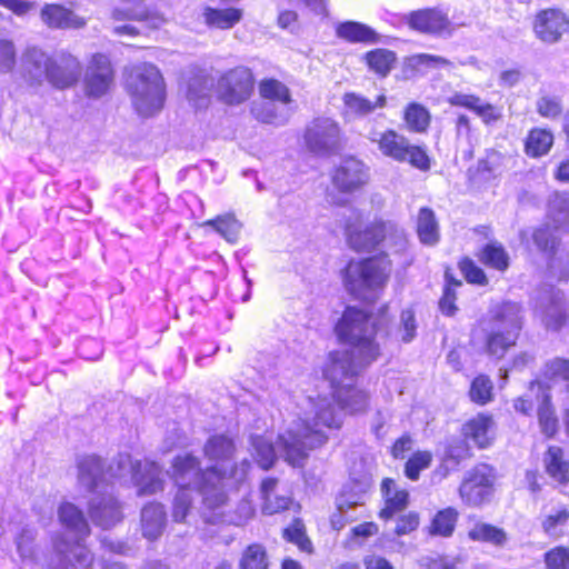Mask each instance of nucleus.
<instances>
[{"label": "nucleus", "mask_w": 569, "mask_h": 569, "mask_svg": "<svg viewBox=\"0 0 569 569\" xmlns=\"http://www.w3.org/2000/svg\"><path fill=\"white\" fill-rule=\"evenodd\" d=\"M378 331V321L363 310L347 307L343 311L336 325V333L350 349L330 352L322 369L339 408L330 399L320 398L313 405L312 418L299 419L279 435L278 451L292 467H302L309 451L327 442V431L341 427L342 410L349 413L367 410L369 395L358 388L356 381L360 371L380 355Z\"/></svg>", "instance_id": "f257e3e1"}, {"label": "nucleus", "mask_w": 569, "mask_h": 569, "mask_svg": "<svg viewBox=\"0 0 569 569\" xmlns=\"http://www.w3.org/2000/svg\"><path fill=\"white\" fill-rule=\"evenodd\" d=\"M167 473L177 487L172 502L176 522L186 520L198 497L202 498V510L219 507L226 499V490L219 481V466L203 469L200 459L190 452L174 456Z\"/></svg>", "instance_id": "f03ea898"}, {"label": "nucleus", "mask_w": 569, "mask_h": 569, "mask_svg": "<svg viewBox=\"0 0 569 569\" xmlns=\"http://www.w3.org/2000/svg\"><path fill=\"white\" fill-rule=\"evenodd\" d=\"M79 485L96 491L107 478L121 485L132 483L138 496H151L164 489L161 467L150 460H133L129 453H119L104 471L100 457L84 455L77 459Z\"/></svg>", "instance_id": "7ed1b4c3"}, {"label": "nucleus", "mask_w": 569, "mask_h": 569, "mask_svg": "<svg viewBox=\"0 0 569 569\" xmlns=\"http://www.w3.org/2000/svg\"><path fill=\"white\" fill-rule=\"evenodd\" d=\"M58 518L73 538L69 540L63 533L53 538L48 569L90 568L93 555L84 545L90 535V527L82 510L71 502H62L58 509Z\"/></svg>", "instance_id": "20e7f679"}, {"label": "nucleus", "mask_w": 569, "mask_h": 569, "mask_svg": "<svg viewBox=\"0 0 569 569\" xmlns=\"http://www.w3.org/2000/svg\"><path fill=\"white\" fill-rule=\"evenodd\" d=\"M523 326L521 305L502 301L489 307L486 316L479 320L475 339L480 340L483 350L491 357L502 358L513 347Z\"/></svg>", "instance_id": "39448f33"}, {"label": "nucleus", "mask_w": 569, "mask_h": 569, "mask_svg": "<svg viewBox=\"0 0 569 569\" xmlns=\"http://www.w3.org/2000/svg\"><path fill=\"white\" fill-rule=\"evenodd\" d=\"M390 273L391 261L386 253L350 260L343 271V284L357 299L370 300L386 286Z\"/></svg>", "instance_id": "423d86ee"}, {"label": "nucleus", "mask_w": 569, "mask_h": 569, "mask_svg": "<svg viewBox=\"0 0 569 569\" xmlns=\"http://www.w3.org/2000/svg\"><path fill=\"white\" fill-rule=\"evenodd\" d=\"M127 89L136 111L141 117H151L159 112L166 100V87L160 70L152 63H139L132 67Z\"/></svg>", "instance_id": "0eeeda50"}, {"label": "nucleus", "mask_w": 569, "mask_h": 569, "mask_svg": "<svg viewBox=\"0 0 569 569\" xmlns=\"http://www.w3.org/2000/svg\"><path fill=\"white\" fill-rule=\"evenodd\" d=\"M234 453L236 443L227 435H212L203 446L204 457L214 462L212 466H219V481L224 489L237 488L247 480L251 469V462L248 459L230 465Z\"/></svg>", "instance_id": "6e6552de"}, {"label": "nucleus", "mask_w": 569, "mask_h": 569, "mask_svg": "<svg viewBox=\"0 0 569 569\" xmlns=\"http://www.w3.org/2000/svg\"><path fill=\"white\" fill-rule=\"evenodd\" d=\"M366 138L381 152L382 156L397 162H409L412 167L427 171L430 169V159L426 150L412 144L407 137L393 129L379 130L371 127Z\"/></svg>", "instance_id": "1a4fd4ad"}, {"label": "nucleus", "mask_w": 569, "mask_h": 569, "mask_svg": "<svg viewBox=\"0 0 569 569\" xmlns=\"http://www.w3.org/2000/svg\"><path fill=\"white\" fill-rule=\"evenodd\" d=\"M303 139L311 153L328 157L341 148L342 133L331 118H316L306 127Z\"/></svg>", "instance_id": "9d476101"}, {"label": "nucleus", "mask_w": 569, "mask_h": 569, "mask_svg": "<svg viewBox=\"0 0 569 569\" xmlns=\"http://www.w3.org/2000/svg\"><path fill=\"white\" fill-rule=\"evenodd\" d=\"M496 473L492 467L481 463L469 470L459 487L462 501L471 507H479L490 500Z\"/></svg>", "instance_id": "9b49d317"}, {"label": "nucleus", "mask_w": 569, "mask_h": 569, "mask_svg": "<svg viewBox=\"0 0 569 569\" xmlns=\"http://www.w3.org/2000/svg\"><path fill=\"white\" fill-rule=\"evenodd\" d=\"M254 87L251 70L239 66L224 72L218 80L217 93L219 99L227 104H240L247 101Z\"/></svg>", "instance_id": "f8f14e48"}, {"label": "nucleus", "mask_w": 569, "mask_h": 569, "mask_svg": "<svg viewBox=\"0 0 569 569\" xmlns=\"http://www.w3.org/2000/svg\"><path fill=\"white\" fill-rule=\"evenodd\" d=\"M370 179V168L356 157H346L331 173L332 184L343 193H353L365 187Z\"/></svg>", "instance_id": "ddd939ff"}, {"label": "nucleus", "mask_w": 569, "mask_h": 569, "mask_svg": "<svg viewBox=\"0 0 569 569\" xmlns=\"http://www.w3.org/2000/svg\"><path fill=\"white\" fill-rule=\"evenodd\" d=\"M388 236H392L399 244L405 243L403 230L391 222L375 221L359 231L348 229V241L357 251L372 250Z\"/></svg>", "instance_id": "4468645a"}, {"label": "nucleus", "mask_w": 569, "mask_h": 569, "mask_svg": "<svg viewBox=\"0 0 569 569\" xmlns=\"http://www.w3.org/2000/svg\"><path fill=\"white\" fill-rule=\"evenodd\" d=\"M81 71V63L74 56L60 51L51 58L46 81L56 89L71 88L80 79Z\"/></svg>", "instance_id": "2eb2a0df"}, {"label": "nucleus", "mask_w": 569, "mask_h": 569, "mask_svg": "<svg viewBox=\"0 0 569 569\" xmlns=\"http://www.w3.org/2000/svg\"><path fill=\"white\" fill-rule=\"evenodd\" d=\"M113 81V70L109 58L94 54L84 73V89L88 96L99 98L106 94Z\"/></svg>", "instance_id": "dca6fc26"}, {"label": "nucleus", "mask_w": 569, "mask_h": 569, "mask_svg": "<svg viewBox=\"0 0 569 569\" xmlns=\"http://www.w3.org/2000/svg\"><path fill=\"white\" fill-rule=\"evenodd\" d=\"M408 24L418 32L432 36L450 33L451 30L449 13L441 8H426L412 11L408 16Z\"/></svg>", "instance_id": "f3484780"}, {"label": "nucleus", "mask_w": 569, "mask_h": 569, "mask_svg": "<svg viewBox=\"0 0 569 569\" xmlns=\"http://www.w3.org/2000/svg\"><path fill=\"white\" fill-rule=\"evenodd\" d=\"M89 516L96 526L109 529L122 521V503L112 493L97 495L89 502Z\"/></svg>", "instance_id": "a211bd4d"}, {"label": "nucleus", "mask_w": 569, "mask_h": 569, "mask_svg": "<svg viewBox=\"0 0 569 569\" xmlns=\"http://www.w3.org/2000/svg\"><path fill=\"white\" fill-rule=\"evenodd\" d=\"M51 58L43 50L31 47L21 57V76L30 86H41L48 76Z\"/></svg>", "instance_id": "6ab92c4d"}, {"label": "nucleus", "mask_w": 569, "mask_h": 569, "mask_svg": "<svg viewBox=\"0 0 569 569\" xmlns=\"http://www.w3.org/2000/svg\"><path fill=\"white\" fill-rule=\"evenodd\" d=\"M227 498L218 507H207L201 510L202 518L208 523H228L243 526L254 515V507L250 500H241L233 512L226 511Z\"/></svg>", "instance_id": "aec40b11"}, {"label": "nucleus", "mask_w": 569, "mask_h": 569, "mask_svg": "<svg viewBox=\"0 0 569 569\" xmlns=\"http://www.w3.org/2000/svg\"><path fill=\"white\" fill-rule=\"evenodd\" d=\"M569 29L566 14L558 9L540 11L535 20V32L545 42H556Z\"/></svg>", "instance_id": "412c9836"}, {"label": "nucleus", "mask_w": 569, "mask_h": 569, "mask_svg": "<svg viewBox=\"0 0 569 569\" xmlns=\"http://www.w3.org/2000/svg\"><path fill=\"white\" fill-rule=\"evenodd\" d=\"M370 487L371 482L367 477L349 480L336 499L340 517L352 520V517L348 516L349 510L365 505Z\"/></svg>", "instance_id": "4be33fe9"}, {"label": "nucleus", "mask_w": 569, "mask_h": 569, "mask_svg": "<svg viewBox=\"0 0 569 569\" xmlns=\"http://www.w3.org/2000/svg\"><path fill=\"white\" fill-rule=\"evenodd\" d=\"M167 526V512L162 503L151 501L146 503L140 511V529L144 539L157 541Z\"/></svg>", "instance_id": "5701e85b"}, {"label": "nucleus", "mask_w": 569, "mask_h": 569, "mask_svg": "<svg viewBox=\"0 0 569 569\" xmlns=\"http://www.w3.org/2000/svg\"><path fill=\"white\" fill-rule=\"evenodd\" d=\"M260 495L262 499V512L264 515H274L284 511L292 502V498L287 490H280L279 480L273 477H267L261 481Z\"/></svg>", "instance_id": "b1692460"}, {"label": "nucleus", "mask_w": 569, "mask_h": 569, "mask_svg": "<svg viewBox=\"0 0 569 569\" xmlns=\"http://www.w3.org/2000/svg\"><path fill=\"white\" fill-rule=\"evenodd\" d=\"M470 447L466 439H448L443 445L440 465L436 473H439L441 478L447 477L451 471L456 470L463 460L470 458Z\"/></svg>", "instance_id": "393cba45"}, {"label": "nucleus", "mask_w": 569, "mask_h": 569, "mask_svg": "<svg viewBox=\"0 0 569 569\" xmlns=\"http://www.w3.org/2000/svg\"><path fill=\"white\" fill-rule=\"evenodd\" d=\"M462 435L480 449L489 447L493 440L492 417L486 413L477 415L462 426Z\"/></svg>", "instance_id": "a878e982"}, {"label": "nucleus", "mask_w": 569, "mask_h": 569, "mask_svg": "<svg viewBox=\"0 0 569 569\" xmlns=\"http://www.w3.org/2000/svg\"><path fill=\"white\" fill-rule=\"evenodd\" d=\"M40 17L51 29H79L86 24L82 18L60 4H44Z\"/></svg>", "instance_id": "bb28decb"}, {"label": "nucleus", "mask_w": 569, "mask_h": 569, "mask_svg": "<svg viewBox=\"0 0 569 569\" xmlns=\"http://www.w3.org/2000/svg\"><path fill=\"white\" fill-rule=\"evenodd\" d=\"M511 158L496 150H488L486 156L478 160L476 178L482 182L498 180L508 169Z\"/></svg>", "instance_id": "cd10ccee"}, {"label": "nucleus", "mask_w": 569, "mask_h": 569, "mask_svg": "<svg viewBox=\"0 0 569 569\" xmlns=\"http://www.w3.org/2000/svg\"><path fill=\"white\" fill-rule=\"evenodd\" d=\"M381 492L386 502L385 508L379 513L381 519L388 520L407 508L409 493L406 489H399L395 480L383 479Z\"/></svg>", "instance_id": "c85d7f7f"}, {"label": "nucleus", "mask_w": 569, "mask_h": 569, "mask_svg": "<svg viewBox=\"0 0 569 569\" xmlns=\"http://www.w3.org/2000/svg\"><path fill=\"white\" fill-rule=\"evenodd\" d=\"M251 112L253 117L264 123L283 126L288 122L292 109L286 103H279L272 100H262L254 102Z\"/></svg>", "instance_id": "c756f323"}, {"label": "nucleus", "mask_w": 569, "mask_h": 569, "mask_svg": "<svg viewBox=\"0 0 569 569\" xmlns=\"http://www.w3.org/2000/svg\"><path fill=\"white\" fill-rule=\"evenodd\" d=\"M417 234L425 246L433 247L440 240L439 223L432 209L423 207L417 217Z\"/></svg>", "instance_id": "7c9ffc66"}, {"label": "nucleus", "mask_w": 569, "mask_h": 569, "mask_svg": "<svg viewBox=\"0 0 569 569\" xmlns=\"http://www.w3.org/2000/svg\"><path fill=\"white\" fill-rule=\"evenodd\" d=\"M555 137L548 129L533 128L525 140V152L530 158L546 156L553 146Z\"/></svg>", "instance_id": "2f4dec72"}, {"label": "nucleus", "mask_w": 569, "mask_h": 569, "mask_svg": "<svg viewBox=\"0 0 569 569\" xmlns=\"http://www.w3.org/2000/svg\"><path fill=\"white\" fill-rule=\"evenodd\" d=\"M535 388H538L539 391H541V403L538 408V419L539 425L541 428V431L548 437H552L558 429V420L555 416L551 402H550V396L548 392H546L542 388V383L539 381H532L530 385V390L533 391Z\"/></svg>", "instance_id": "473e14b6"}, {"label": "nucleus", "mask_w": 569, "mask_h": 569, "mask_svg": "<svg viewBox=\"0 0 569 569\" xmlns=\"http://www.w3.org/2000/svg\"><path fill=\"white\" fill-rule=\"evenodd\" d=\"M472 541L485 542L495 547H503L508 542L507 532L499 527L486 522H477L468 531Z\"/></svg>", "instance_id": "72a5a7b5"}, {"label": "nucleus", "mask_w": 569, "mask_h": 569, "mask_svg": "<svg viewBox=\"0 0 569 569\" xmlns=\"http://www.w3.org/2000/svg\"><path fill=\"white\" fill-rule=\"evenodd\" d=\"M343 103L349 113L357 117H365L373 112L377 108H383L387 103V98L385 94H380L375 101H371L361 94L347 92L343 96Z\"/></svg>", "instance_id": "f704fd0d"}, {"label": "nucleus", "mask_w": 569, "mask_h": 569, "mask_svg": "<svg viewBox=\"0 0 569 569\" xmlns=\"http://www.w3.org/2000/svg\"><path fill=\"white\" fill-rule=\"evenodd\" d=\"M543 532L553 539H558L568 532L569 510L565 507L552 508L541 522Z\"/></svg>", "instance_id": "c9c22d12"}, {"label": "nucleus", "mask_w": 569, "mask_h": 569, "mask_svg": "<svg viewBox=\"0 0 569 569\" xmlns=\"http://www.w3.org/2000/svg\"><path fill=\"white\" fill-rule=\"evenodd\" d=\"M548 475L558 483L565 485L569 480V461L563 459L562 449L550 447L545 457Z\"/></svg>", "instance_id": "e433bc0d"}, {"label": "nucleus", "mask_w": 569, "mask_h": 569, "mask_svg": "<svg viewBox=\"0 0 569 569\" xmlns=\"http://www.w3.org/2000/svg\"><path fill=\"white\" fill-rule=\"evenodd\" d=\"M203 18L209 27L218 29H230L242 18V11L236 8L212 9L206 8Z\"/></svg>", "instance_id": "4c0bfd02"}, {"label": "nucleus", "mask_w": 569, "mask_h": 569, "mask_svg": "<svg viewBox=\"0 0 569 569\" xmlns=\"http://www.w3.org/2000/svg\"><path fill=\"white\" fill-rule=\"evenodd\" d=\"M336 32L339 38L349 42H375L377 40V34L370 27L356 21L339 23Z\"/></svg>", "instance_id": "58836bf2"}, {"label": "nucleus", "mask_w": 569, "mask_h": 569, "mask_svg": "<svg viewBox=\"0 0 569 569\" xmlns=\"http://www.w3.org/2000/svg\"><path fill=\"white\" fill-rule=\"evenodd\" d=\"M112 18L116 21L136 20L143 22L148 28L151 29L160 28L166 21L163 16L159 12L147 9L123 10L117 8L112 11Z\"/></svg>", "instance_id": "ea45409f"}, {"label": "nucleus", "mask_w": 569, "mask_h": 569, "mask_svg": "<svg viewBox=\"0 0 569 569\" xmlns=\"http://www.w3.org/2000/svg\"><path fill=\"white\" fill-rule=\"evenodd\" d=\"M479 259L487 267L500 272H505L509 268L510 263L508 252L505 250L502 244L498 242H490L483 246L479 254Z\"/></svg>", "instance_id": "a19ab883"}, {"label": "nucleus", "mask_w": 569, "mask_h": 569, "mask_svg": "<svg viewBox=\"0 0 569 569\" xmlns=\"http://www.w3.org/2000/svg\"><path fill=\"white\" fill-rule=\"evenodd\" d=\"M251 445L257 465L263 470L270 469L277 459L271 440L262 436H253L251 437Z\"/></svg>", "instance_id": "79ce46f5"}, {"label": "nucleus", "mask_w": 569, "mask_h": 569, "mask_svg": "<svg viewBox=\"0 0 569 569\" xmlns=\"http://www.w3.org/2000/svg\"><path fill=\"white\" fill-rule=\"evenodd\" d=\"M368 67L381 77H386L396 62V53L388 49H375L366 53Z\"/></svg>", "instance_id": "37998d69"}, {"label": "nucleus", "mask_w": 569, "mask_h": 569, "mask_svg": "<svg viewBox=\"0 0 569 569\" xmlns=\"http://www.w3.org/2000/svg\"><path fill=\"white\" fill-rule=\"evenodd\" d=\"M458 520V511L448 507L436 513L430 526V533L433 536L449 537L452 535Z\"/></svg>", "instance_id": "c03bdc74"}, {"label": "nucleus", "mask_w": 569, "mask_h": 569, "mask_svg": "<svg viewBox=\"0 0 569 569\" xmlns=\"http://www.w3.org/2000/svg\"><path fill=\"white\" fill-rule=\"evenodd\" d=\"M403 119L410 131L425 132L430 123V113L423 106L412 102L407 106Z\"/></svg>", "instance_id": "a18cd8bd"}, {"label": "nucleus", "mask_w": 569, "mask_h": 569, "mask_svg": "<svg viewBox=\"0 0 569 569\" xmlns=\"http://www.w3.org/2000/svg\"><path fill=\"white\" fill-rule=\"evenodd\" d=\"M259 92L263 100L278 101L290 106L291 96L288 87L276 79H264L259 84Z\"/></svg>", "instance_id": "49530a36"}, {"label": "nucleus", "mask_w": 569, "mask_h": 569, "mask_svg": "<svg viewBox=\"0 0 569 569\" xmlns=\"http://www.w3.org/2000/svg\"><path fill=\"white\" fill-rule=\"evenodd\" d=\"M268 566L266 549L259 543L248 546L239 562V569H268Z\"/></svg>", "instance_id": "de8ad7c7"}, {"label": "nucleus", "mask_w": 569, "mask_h": 569, "mask_svg": "<svg viewBox=\"0 0 569 569\" xmlns=\"http://www.w3.org/2000/svg\"><path fill=\"white\" fill-rule=\"evenodd\" d=\"M207 224L212 226L228 242L234 243L237 241L240 223L232 216L217 217L213 220H209Z\"/></svg>", "instance_id": "09e8293b"}, {"label": "nucleus", "mask_w": 569, "mask_h": 569, "mask_svg": "<svg viewBox=\"0 0 569 569\" xmlns=\"http://www.w3.org/2000/svg\"><path fill=\"white\" fill-rule=\"evenodd\" d=\"M445 278L446 286L443 289L442 297L439 301V308L443 315L453 316L457 310V307L455 305L456 288L460 287L462 282L460 280H456L448 271H446Z\"/></svg>", "instance_id": "8fccbe9b"}, {"label": "nucleus", "mask_w": 569, "mask_h": 569, "mask_svg": "<svg viewBox=\"0 0 569 569\" xmlns=\"http://www.w3.org/2000/svg\"><path fill=\"white\" fill-rule=\"evenodd\" d=\"M492 382L489 377L480 375L473 379L469 390L470 399L478 405H486L492 397Z\"/></svg>", "instance_id": "3c124183"}, {"label": "nucleus", "mask_w": 569, "mask_h": 569, "mask_svg": "<svg viewBox=\"0 0 569 569\" xmlns=\"http://www.w3.org/2000/svg\"><path fill=\"white\" fill-rule=\"evenodd\" d=\"M537 112L547 119H557L562 113V99L557 94H542L536 103Z\"/></svg>", "instance_id": "603ef678"}, {"label": "nucleus", "mask_w": 569, "mask_h": 569, "mask_svg": "<svg viewBox=\"0 0 569 569\" xmlns=\"http://www.w3.org/2000/svg\"><path fill=\"white\" fill-rule=\"evenodd\" d=\"M286 540L297 545L301 551L311 552L312 543L306 536L303 522L295 519L293 522L283 530Z\"/></svg>", "instance_id": "864d4df0"}, {"label": "nucleus", "mask_w": 569, "mask_h": 569, "mask_svg": "<svg viewBox=\"0 0 569 569\" xmlns=\"http://www.w3.org/2000/svg\"><path fill=\"white\" fill-rule=\"evenodd\" d=\"M432 461V455L429 451L415 452L405 466V475L410 480H418L420 471L427 469Z\"/></svg>", "instance_id": "5fc2aeb1"}, {"label": "nucleus", "mask_w": 569, "mask_h": 569, "mask_svg": "<svg viewBox=\"0 0 569 569\" xmlns=\"http://www.w3.org/2000/svg\"><path fill=\"white\" fill-rule=\"evenodd\" d=\"M551 306L545 311L548 320L547 326L559 329L566 321V313L562 308V295L560 291H552L550 293Z\"/></svg>", "instance_id": "6e6d98bb"}, {"label": "nucleus", "mask_w": 569, "mask_h": 569, "mask_svg": "<svg viewBox=\"0 0 569 569\" xmlns=\"http://www.w3.org/2000/svg\"><path fill=\"white\" fill-rule=\"evenodd\" d=\"M398 333L405 343L411 342L417 336V321L412 309L402 310Z\"/></svg>", "instance_id": "4d7b16f0"}, {"label": "nucleus", "mask_w": 569, "mask_h": 569, "mask_svg": "<svg viewBox=\"0 0 569 569\" xmlns=\"http://www.w3.org/2000/svg\"><path fill=\"white\" fill-rule=\"evenodd\" d=\"M17 62L16 46L11 40L0 39V73H9Z\"/></svg>", "instance_id": "13d9d810"}, {"label": "nucleus", "mask_w": 569, "mask_h": 569, "mask_svg": "<svg viewBox=\"0 0 569 569\" xmlns=\"http://www.w3.org/2000/svg\"><path fill=\"white\" fill-rule=\"evenodd\" d=\"M547 569H569V548L555 547L545 553Z\"/></svg>", "instance_id": "bf43d9fd"}, {"label": "nucleus", "mask_w": 569, "mask_h": 569, "mask_svg": "<svg viewBox=\"0 0 569 569\" xmlns=\"http://www.w3.org/2000/svg\"><path fill=\"white\" fill-rule=\"evenodd\" d=\"M459 267L468 282L479 286H485L488 283V279L483 270L480 267H478L472 260L463 259L459 263Z\"/></svg>", "instance_id": "052dcab7"}, {"label": "nucleus", "mask_w": 569, "mask_h": 569, "mask_svg": "<svg viewBox=\"0 0 569 569\" xmlns=\"http://www.w3.org/2000/svg\"><path fill=\"white\" fill-rule=\"evenodd\" d=\"M78 355L87 360H97L102 355V346L97 339L83 338L79 342Z\"/></svg>", "instance_id": "680f3d73"}, {"label": "nucleus", "mask_w": 569, "mask_h": 569, "mask_svg": "<svg viewBox=\"0 0 569 569\" xmlns=\"http://www.w3.org/2000/svg\"><path fill=\"white\" fill-rule=\"evenodd\" d=\"M419 526V516L416 512H408L397 520V526L395 528V533L397 536L409 535L415 531Z\"/></svg>", "instance_id": "e2e57ef3"}, {"label": "nucleus", "mask_w": 569, "mask_h": 569, "mask_svg": "<svg viewBox=\"0 0 569 569\" xmlns=\"http://www.w3.org/2000/svg\"><path fill=\"white\" fill-rule=\"evenodd\" d=\"M36 537L34 530L31 528H23L16 538L17 549L21 557L27 558L32 555L31 542Z\"/></svg>", "instance_id": "0e129e2a"}, {"label": "nucleus", "mask_w": 569, "mask_h": 569, "mask_svg": "<svg viewBox=\"0 0 569 569\" xmlns=\"http://www.w3.org/2000/svg\"><path fill=\"white\" fill-rule=\"evenodd\" d=\"M413 64L416 67H427V68H443L450 66V61L440 57L428 53H420L412 57Z\"/></svg>", "instance_id": "69168bd1"}, {"label": "nucleus", "mask_w": 569, "mask_h": 569, "mask_svg": "<svg viewBox=\"0 0 569 569\" xmlns=\"http://www.w3.org/2000/svg\"><path fill=\"white\" fill-rule=\"evenodd\" d=\"M449 102L451 106L465 107L473 112H477L482 100L473 94L455 93L450 97Z\"/></svg>", "instance_id": "338daca9"}, {"label": "nucleus", "mask_w": 569, "mask_h": 569, "mask_svg": "<svg viewBox=\"0 0 569 569\" xmlns=\"http://www.w3.org/2000/svg\"><path fill=\"white\" fill-rule=\"evenodd\" d=\"M476 113L488 126L496 123L502 118L500 108L483 101Z\"/></svg>", "instance_id": "774afa93"}]
</instances>
